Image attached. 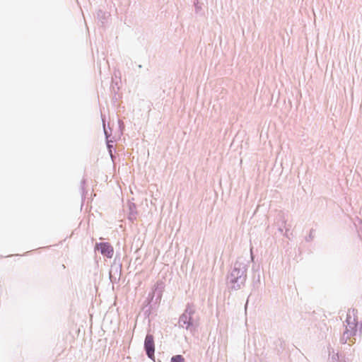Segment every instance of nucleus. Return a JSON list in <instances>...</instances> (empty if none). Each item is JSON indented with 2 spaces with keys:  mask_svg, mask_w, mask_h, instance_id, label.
I'll return each mask as SVG.
<instances>
[{
  "mask_svg": "<svg viewBox=\"0 0 362 362\" xmlns=\"http://www.w3.org/2000/svg\"><path fill=\"white\" fill-rule=\"evenodd\" d=\"M248 262L238 259L231 271L227 276V285L229 290L238 291L245 285L247 275Z\"/></svg>",
  "mask_w": 362,
  "mask_h": 362,
  "instance_id": "1",
  "label": "nucleus"
},
{
  "mask_svg": "<svg viewBox=\"0 0 362 362\" xmlns=\"http://www.w3.org/2000/svg\"><path fill=\"white\" fill-rule=\"evenodd\" d=\"M164 287L165 284L163 281H157L152 291L148 293L143 308V310L147 316H149L160 303Z\"/></svg>",
  "mask_w": 362,
  "mask_h": 362,
  "instance_id": "2",
  "label": "nucleus"
},
{
  "mask_svg": "<svg viewBox=\"0 0 362 362\" xmlns=\"http://www.w3.org/2000/svg\"><path fill=\"white\" fill-rule=\"evenodd\" d=\"M196 309L194 305L188 303L184 310V313L180 316L178 320L179 327L192 331L194 329L192 316L195 313Z\"/></svg>",
  "mask_w": 362,
  "mask_h": 362,
  "instance_id": "3",
  "label": "nucleus"
},
{
  "mask_svg": "<svg viewBox=\"0 0 362 362\" xmlns=\"http://www.w3.org/2000/svg\"><path fill=\"white\" fill-rule=\"evenodd\" d=\"M358 310L355 308H350L348 310L346 323L349 327V331L351 333V334H356L357 326H358Z\"/></svg>",
  "mask_w": 362,
  "mask_h": 362,
  "instance_id": "4",
  "label": "nucleus"
},
{
  "mask_svg": "<svg viewBox=\"0 0 362 362\" xmlns=\"http://www.w3.org/2000/svg\"><path fill=\"white\" fill-rule=\"evenodd\" d=\"M144 350L147 356L153 359L155 353V344L153 336L151 334H147L144 340Z\"/></svg>",
  "mask_w": 362,
  "mask_h": 362,
  "instance_id": "5",
  "label": "nucleus"
},
{
  "mask_svg": "<svg viewBox=\"0 0 362 362\" xmlns=\"http://www.w3.org/2000/svg\"><path fill=\"white\" fill-rule=\"evenodd\" d=\"M95 249L99 250L103 255L107 258H112L114 254L112 246L107 242L97 243Z\"/></svg>",
  "mask_w": 362,
  "mask_h": 362,
  "instance_id": "6",
  "label": "nucleus"
},
{
  "mask_svg": "<svg viewBox=\"0 0 362 362\" xmlns=\"http://www.w3.org/2000/svg\"><path fill=\"white\" fill-rule=\"evenodd\" d=\"M286 222L287 219L286 218L285 214L282 211H279L276 216L275 224L277 226L278 230L281 233H283L284 228L286 229V233L284 234L285 236H288L287 232L288 231V229L286 228Z\"/></svg>",
  "mask_w": 362,
  "mask_h": 362,
  "instance_id": "7",
  "label": "nucleus"
},
{
  "mask_svg": "<svg viewBox=\"0 0 362 362\" xmlns=\"http://www.w3.org/2000/svg\"><path fill=\"white\" fill-rule=\"evenodd\" d=\"M129 213L128 219L133 222L136 219L137 211L136 204L133 202L128 203Z\"/></svg>",
  "mask_w": 362,
  "mask_h": 362,
  "instance_id": "8",
  "label": "nucleus"
},
{
  "mask_svg": "<svg viewBox=\"0 0 362 362\" xmlns=\"http://www.w3.org/2000/svg\"><path fill=\"white\" fill-rule=\"evenodd\" d=\"M351 332L349 331L348 327H346L344 332H343L342 336L341 337L339 341L341 344H345L347 342V340L351 336H355L356 334H351Z\"/></svg>",
  "mask_w": 362,
  "mask_h": 362,
  "instance_id": "9",
  "label": "nucleus"
},
{
  "mask_svg": "<svg viewBox=\"0 0 362 362\" xmlns=\"http://www.w3.org/2000/svg\"><path fill=\"white\" fill-rule=\"evenodd\" d=\"M102 120H103V124L104 134H105L106 140H108L109 137L112 134V130H111V128L109 126H108V129L106 127L105 119L103 118L102 119Z\"/></svg>",
  "mask_w": 362,
  "mask_h": 362,
  "instance_id": "10",
  "label": "nucleus"
},
{
  "mask_svg": "<svg viewBox=\"0 0 362 362\" xmlns=\"http://www.w3.org/2000/svg\"><path fill=\"white\" fill-rule=\"evenodd\" d=\"M86 180L85 178H83L81 181V190L82 194V199H85L86 197V191H85V185H86Z\"/></svg>",
  "mask_w": 362,
  "mask_h": 362,
  "instance_id": "11",
  "label": "nucleus"
},
{
  "mask_svg": "<svg viewBox=\"0 0 362 362\" xmlns=\"http://www.w3.org/2000/svg\"><path fill=\"white\" fill-rule=\"evenodd\" d=\"M171 362H185V358L182 355H175L171 358Z\"/></svg>",
  "mask_w": 362,
  "mask_h": 362,
  "instance_id": "12",
  "label": "nucleus"
},
{
  "mask_svg": "<svg viewBox=\"0 0 362 362\" xmlns=\"http://www.w3.org/2000/svg\"><path fill=\"white\" fill-rule=\"evenodd\" d=\"M110 141H111L107 140V147L109 153H110V155L111 156V158L113 160V155H112L113 146L110 144Z\"/></svg>",
  "mask_w": 362,
  "mask_h": 362,
  "instance_id": "13",
  "label": "nucleus"
},
{
  "mask_svg": "<svg viewBox=\"0 0 362 362\" xmlns=\"http://www.w3.org/2000/svg\"><path fill=\"white\" fill-rule=\"evenodd\" d=\"M314 232H315L314 229H311L310 230L309 235L305 238V240L307 242H310L313 240V239L314 238V235H313Z\"/></svg>",
  "mask_w": 362,
  "mask_h": 362,
  "instance_id": "14",
  "label": "nucleus"
},
{
  "mask_svg": "<svg viewBox=\"0 0 362 362\" xmlns=\"http://www.w3.org/2000/svg\"><path fill=\"white\" fill-rule=\"evenodd\" d=\"M194 6H195V8H196V11L197 12L199 9H201V6H199V1L198 0H194Z\"/></svg>",
  "mask_w": 362,
  "mask_h": 362,
  "instance_id": "15",
  "label": "nucleus"
},
{
  "mask_svg": "<svg viewBox=\"0 0 362 362\" xmlns=\"http://www.w3.org/2000/svg\"><path fill=\"white\" fill-rule=\"evenodd\" d=\"M332 359L333 360H337L338 361H339V354L337 353L335 355H333L332 356Z\"/></svg>",
  "mask_w": 362,
  "mask_h": 362,
  "instance_id": "16",
  "label": "nucleus"
},
{
  "mask_svg": "<svg viewBox=\"0 0 362 362\" xmlns=\"http://www.w3.org/2000/svg\"><path fill=\"white\" fill-rule=\"evenodd\" d=\"M119 128L122 129V127L124 126V123L121 120H119Z\"/></svg>",
  "mask_w": 362,
  "mask_h": 362,
  "instance_id": "17",
  "label": "nucleus"
},
{
  "mask_svg": "<svg viewBox=\"0 0 362 362\" xmlns=\"http://www.w3.org/2000/svg\"><path fill=\"white\" fill-rule=\"evenodd\" d=\"M359 331L362 332V321L360 322Z\"/></svg>",
  "mask_w": 362,
  "mask_h": 362,
  "instance_id": "18",
  "label": "nucleus"
},
{
  "mask_svg": "<svg viewBox=\"0 0 362 362\" xmlns=\"http://www.w3.org/2000/svg\"><path fill=\"white\" fill-rule=\"evenodd\" d=\"M248 298H250V296ZM248 301H249V298H247V302H246L245 305V310L247 309Z\"/></svg>",
  "mask_w": 362,
  "mask_h": 362,
  "instance_id": "19",
  "label": "nucleus"
},
{
  "mask_svg": "<svg viewBox=\"0 0 362 362\" xmlns=\"http://www.w3.org/2000/svg\"><path fill=\"white\" fill-rule=\"evenodd\" d=\"M101 13H102V11H100H100H98V16H100V14H101Z\"/></svg>",
  "mask_w": 362,
  "mask_h": 362,
  "instance_id": "20",
  "label": "nucleus"
},
{
  "mask_svg": "<svg viewBox=\"0 0 362 362\" xmlns=\"http://www.w3.org/2000/svg\"><path fill=\"white\" fill-rule=\"evenodd\" d=\"M112 274H111V273H110V280L112 281Z\"/></svg>",
  "mask_w": 362,
  "mask_h": 362,
  "instance_id": "21",
  "label": "nucleus"
},
{
  "mask_svg": "<svg viewBox=\"0 0 362 362\" xmlns=\"http://www.w3.org/2000/svg\"><path fill=\"white\" fill-rule=\"evenodd\" d=\"M251 259H252V260H253V259H254L252 252H251Z\"/></svg>",
  "mask_w": 362,
  "mask_h": 362,
  "instance_id": "22",
  "label": "nucleus"
}]
</instances>
